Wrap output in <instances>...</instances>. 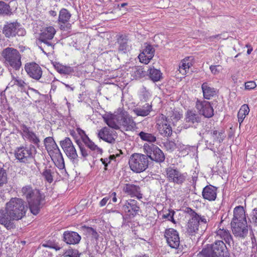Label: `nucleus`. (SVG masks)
Instances as JSON below:
<instances>
[{"instance_id":"obj_15","label":"nucleus","mask_w":257,"mask_h":257,"mask_svg":"<svg viewBox=\"0 0 257 257\" xmlns=\"http://www.w3.org/2000/svg\"><path fill=\"white\" fill-rule=\"evenodd\" d=\"M125 214L130 218L134 217L139 214L140 208L138 201L134 199L126 200L122 207Z\"/></svg>"},{"instance_id":"obj_25","label":"nucleus","mask_w":257,"mask_h":257,"mask_svg":"<svg viewBox=\"0 0 257 257\" xmlns=\"http://www.w3.org/2000/svg\"><path fill=\"white\" fill-rule=\"evenodd\" d=\"M14 219H11L7 211L0 210V224L4 225L8 230H11L15 228Z\"/></svg>"},{"instance_id":"obj_57","label":"nucleus","mask_w":257,"mask_h":257,"mask_svg":"<svg viewBox=\"0 0 257 257\" xmlns=\"http://www.w3.org/2000/svg\"><path fill=\"white\" fill-rule=\"evenodd\" d=\"M110 199V197H108L107 196L103 198L99 203V205L100 207H103L105 206L107 203L108 201Z\"/></svg>"},{"instance_id":"obj_28","label":"nucleus","mask_w":257,"mask_h":257,"mask_svg":"<svg viewBox=\"0 0 257 257\" xmlns=\"http://www.w3.org/2000/svg\"><path fill=\"white\" fill-rule=\"evenodd\" d=\"M105 122L110 127L115 130L120 128L119 114H110L103 117Z\"/></svg>"},{"instance_id":"obj_47","label":"nucleus","mask_w":257,"mask_h":257,"mask_svg":"<svg viewBox=\"0 0 257 257\" xmlns=\"http://www.w3.org/2000/svg\"><path fill=\"white\" fill-rule=\"evenodd\" d=\"M8 182V174L3 168L0 167V187L3 186Z\"/></svg>"},{"instance_id":"obj_35","label":"nucleus","mask_w":257,"mask_h":257,"mask_svg":"<svg viewBox=\"0 0 257 257\" xmlns=\"http://www.w3.org/2000/svg\"><path fill=\"white\" fill-rule=\"evenodd\" d=\"M152 105L146 103L142 107H138L134 109L135 114L138 116H146L152 111Z\"/></svg>"},{"instance_id":"obj_4","label":"nucleus","mask_w":257,"mask_h":257,"mask_svg":"<svg viewBox=\"0 0 257 257\" xmlns=\"http://www.w3.org/2000/svg\"><path fill=\"white\" fill-rule=\"evenodd\" d=\"M2 56L7 67L19 70L22 66L21 55L19 51L12 47H7L2 52Z\"/></svg>"},{"instance_id":"obj_27","label":"nucleus","mask_w":257,"mask_h":257,"mask_svg":"<svg viewBox=\"0 0 257 257\" xmlns=\"http://www.w3.org/2000/svg\"><path fill=\"white\" fill-rule=\"evenodd\" d=\"M202 194L204 199L214 201L217 196V188L212 185H207L203 188Z\"/></svg>"},{"instance_id":"obj_54","label":"nucleus","mask_w":257,"mask_h":257,"mask_svg":"<svg viewBox=\"0 0 257 257\" xmlns=\"http://www.w3.org/2000/svg\"><path fill=\"white\" fill-rule=\"evenodd\" d=\"M76 143L80 148L82 156L84 158H86L88 155L87 150L82 146V143L79 141H76Z\"/></svg>"},{"instance_id":"obj_51","label":"nucleus","mask_w":257,"mask_h":257,"mask_svg":"<svg viewBox=\"0 0 257 257\" xmlns=\"http://www.w3.org/2000/svg\"><path fill=\"white\" fill-rule=\"evenodd\" d=\"M209 69L213 75L218 74L222 70L221 66L220 65H211Z\"/></svg>"},{"instance_id":"obj_6","label":"nucleus","mask_w":257,"mask_h":257,"mask_svg":"<svg viewBox=\"0 0 257 257\" xmlns=\"http://www.w3.org/2000/svg\"><path fill=\"white\" fill-rule=\"evenodd\" d=\"M55 34L56 30L52 26L47 27L41 31L39 38L36 40V44L43 53H46L44 50V48L42 45V44L43 43L47 47L52 48L53 45L50 41L53 39Z\"/></svg>"},{"instance_id":"obj_59","label":"nucleus","mask_w":257,"mask_h":257,"mask_svg":"<svg viewBox=\"0 0 257 257\" xmlns=\"http://www.w3.org/2000/svg\"><path fill=\"white\" fill-rule=\"evenodd\" d=\"M107 196L110 197V199L111 198V200L113 203H115L117 202V199L116 197V193L115 192H112Z\"/></svg>"},{"instance_id":"obj_37","label":"nucleus","mask_w":257,"mask_h":257,"mask_svg":"<svg viewBox=\"0 0 257 257\" xmlns=\"http://www.w3.org/2000/svg\"><path fill=\"white\" fill-rule=\"evenodd\" d=\"M148 72L150 78L154 82L159 81L162 78V73L158 69L151 68L148 70Z\"/></svg>"},{"instance_id":"obj_39","label":"nucleus","mask_w":257,"mask_h":257,"mask_svg":"<svg viewBox=\"0 0 257 257\" xmlns=\"http://www.w3.org/2000/svg\"><path fill=\"white\" fill-rule=\"evenodd\" d=\"M249 112V108L247 104H243L241 106L237 113L238 121L240 124L243 122Z\"/></svg>"},{"instance_id":"obj_9","label":"nucleus","mask_w":257,"mask_h":257,"mask_svg":"<svg viewBox=\"0 0 257 257\" xmlns=\"http://www.w3.org/2000/svg\"><path fill=\"white\" fill-rule=\"evenodd\" d=\"M36 153V149L33 145L27 147H21L16 149L15 156L17 159L22 163H27L30 159H32Z\"/></svg>"},{"instance_id":"obj_53","label":"nucleus","mask_w":257,"mask_h":257,"mask_svg":"<svg viewBox=\"0 0 257 257\" xmlns=\"http://www.w3.org/2000/svg\"><path fill=\"white\" fill-rule=\"evenodd\" d=\"M55 143V142L53 138L50 137L46 138L44 141V144L46 150L50 148V147Z\"/></svg>"},{"instance_id":"obj_19","label":"nucleus","mask_w":257,"mask_h":257,"mask_svg":"<svg viewBox=\"0 0 257 257\" xmlns=\"http://www.w3.org/2000/svg\"><path fill=\"white\" fill-rule=\"evenodd\" d=\"M210 245L216 257H230L229 252L223 241L216 240Z\"/></svg>"},{"instance_id":"obj_7","label":"nucleus","mask_w":257,"mask_h":257,"mask_svg":"<svg viewBox=\"0 0 257 257\" xmlns=\"http://www.w3.org/2000/svg\"><path fill=\"white\" fill-rule=\"evenodd\" d=\"M143 151L150 159L157 163H163L165 159V156L163 151L156 145L153 144L145 143L143 146Z\"/></svg>"},{"instance_id":"obj_24","label":"nucleus","mask_w":257,"mask_h":257,"mask_svg":"<svg viewBox=\"0 0 257 257\" xmlns=\"http://www.w3.org/2000/svg\"><path fill=\"white\" fill-rule=\"evenodd\" d=\"M123 191L131 197H136L139 199L143 198L141 188L138 185L131 183L126 184L123 188Z\"/></svg>"},{"instance_id":"obj_11","label":"nucleus","mask_w":257,"mask_h":257,"mask_svg":"<svg viewBox=\"0 0 257 257\" xmlns=\"http://www.w3.org/2000/svg\"><path fill=\"white\" fill-rule=\"evenodd\" d=\"M167 178L170 182L178 185L182 184L186 181V173H181L177 168L168 167L166 169Z\"/></svg>"},{"instance_id":"obj_45","label":"nucleus","mask_w":257,"mask_h":257,"mask_svg":"<svg viewBox=\"0 0 257 257\" xmlns=\"http://www.w3.org/2000/svg\"><path fill=\"white\" fill-rule=\"evenodd\" d=\"M47 150L50 155L55 154L58 157H60V159H62V155L56 143H54L53 145H52V146H51L50 148H48Z\"/></svg>"},{"instance_id":"obj_8","label":"nucleus","mask_w":257,"mask_h":257,"mask_svg":"<svg viewBox=\"0 0 257 257\" xmlns=\"http://www.w3.org/2000/svg\"><path fill=\"white\" fill-rule=\"evenodd\" d=\"M3 33L7 38L19 36H24L26 35L25 30L21 27V25L17 22H7L4 26Z\"/></svg>"},{"instance_id":"obj_40","label":"nucleus","mask_w":257,"mask_h":257,"mask_svg":"<svg viewBox=\"0 0 257 257\" xmlns=\"http://www.w3.org/2000/svg\"><path fill=\"white\" fill-rule=\"evenodd\" d=\"M210 135L211 139L213 140V145H214L215 143L220 144L223 141L225 138L222 132H218L216 130L211 131Z\"/></svg>"},{"instance_id":"obj_43","label":"nucleus","mask_w":257,"mask_h":257,"mask_svg":"<svg viewBox=\"0 0 257 257\" xmlns=\"http://www.w3.org/2000/svg\"><path fill=\"white\" fill-rule=\"evenodd\" d=\"M12 14L10 6L3 1H0V15L9 16Z\"/></svg>"},{"instance_id":"obj_29","label":"nucleus","mask_w":257,"mask_h":257,"mask_svg":"<svg viewBox=\"0 0 257 257\" xmlns=\"http://www.w3.org/2000/svg\"><path fill=\"white\" fill-rule=\"evenodd\" d=\"M246 221L245 211L241 206H236L233 210V218L231 222Z\"/></svg>"},{"instance_id":"obj_17","label":"nucleus","mask_w":257,"mask_h":257,"mask_svg":"<svg viewBox=\"0 0 257 257\" xmlns=\"http://www.w3.org/2000/svg\"><path fill=\"white\" fill-rule=\"evenodd\" d=\"M196 107L200 114L205 117L210 118L213 116L214 110L210 103L207 101L197 100L196 102Z\"/></svg>"},{"instance_id":"obj_16","label":"nucleus","mask_w":257,"mask_h":257,"mask_svg":"<svg viewBox=\"0 0 257 257\" xmlns=\"http://www.w3.org/2000/svg\"><path fill=\"white\" fill-rule=\"evenodd\" d=\"M232 231L235 236L244 238L248 234L247 221L231 222Z\"/></svg>"},{"instance_id":"obj_61","label":"nucleus","mask_w":257,"mask_h":257,"mask_svg":"<svg viewBox=\"0 0 257 257\" xmlns=\"http://www.w3.org/2000/svg\"><path fill=\"white\" fill-rule=\"evenodd\" d=\"M76 130L78 134L81 137L83 141V138H85V136H87L85 134V132L80 128H77Z\"/></svg>"},{"instance_id":"obj_52","label":"nucleus","mask_w":257,"mask_h":257,"mask_svg":"<svg viewBox=\"0 0 257 257\" xmlns=\"http://www.w3.org/2000/svg\"><path fill=\"white\" fill-rule=\"evenodd\" d=\"M164 145L167 150L171 152L173 151L176 149V144L173 141H167Z\"/></svg>"},{"instance_id":"obj_18","label":"nucleus","mask_w":257,"mask_h":257,"mask_svg":"<svg viewBox=\"0 0 257 257\" xmlns=\"http://www.w3.org/2000/svg\"><path fill=\"white\" fill-rule=\"evenodd\" d=\"M25 70L29 77L35 80H39L42 77V68L35 62L26 63Z\"/></svg>"},{"instance_id":"obj_22","label":"nucleus","mask_w":257,"mask_h":257,"mask_svg":"<svg viewBox=\"0 0 257 257\" xmlns=\"http://www.w3.org/2000/svg\"><path fill=\"white\" fill-rule=\"evenodd\" d=\"M119 125L125 131H131L136 126V123L127 113L123 112L119 114Z\"/></svg>"},{"instance_id":"obj_63","label":"nucleus","mask_w":257,"mask_h":257,"mask_svg":"<svg viewBox=\"0 0 257 257\" xmlns=\"http://www.w3.org/2000/svg\"><path fill=\"white\" fill-rule=\"evenodd\" d=\"M49 247L50 248L55 249L56 250H58L60 249V248H61V247L58 246L57 244H53V245L49 246Z\"/></svg>"},{"instance_id":"obj_60","label":"nucleus","mask_w":257,"mask_h":257,"mask_svg":"<svg viewBox=\"0 0 257 257\" xmlns=\"http://www.w3.org/2000/svg\"><path fill=\"white\" fill-rule=\"evenodd\" d=\"M136 71H135V73L136 75V76L138 75L139 77H142L143 73L144 72V71L142 68H136Z\"/></svg>"},{"instance_id":"obj_14","label":"nucleus","mask_w":257,"mask_h":257,"mask_svg":"<svg viewBox=\"0 0 257 257\" xmlns=\"http://www.w3.org/2000/svg\"><path fill=\"white\" fill-rule=\"evenodd\" d=\"M20 134L22 138L28 141L29 142L36 145L37 147H39L40 140L36 134L33 132L30 127L27 126L25 124L20 125Z\"/></svg>"},{"instance_id":"obj_5","label":"nucleus","mask_w":257,"mask_h":257,"mask_svg":"<svg viewBox=\"0 0 257 257\" xmlns=\"http://www.w3.org/2000/svg\"><path fill=\"white\" fill-rule=\"evenodd\" d=\"M149 163L148 156L140 153L133 154L128 161L130 169L137 173L145 171L148 167Z\"/></svg>"},{"instance_id":"obj_21","label":"nucleus","mask_w":257,"mask_h":257,"mask_svg":"<svg viewBox=\"0 0 257 257\" xmlns=\"http://www.w3.org/2000/svg\"><path fill=\"white\" fill-rule=\"evenodd\" d=\"M115 136V133L106 126L100 129L97 133L99 139L109 144L114 143Z\"/></svg>"},{"instance_id":"obj_10","label":"nucleus","mask_w":257,"mask_h":257,"mask_svg":"<svg viewBox=\"0 0 257 257\" xmlns=\"http://www.w3.org/2000/svg\"><path fill=\"white\" fill-rule=\"evenodd\" d=\"M60 145L67 157L73 163L78 162V154L76 149L69 138L66 137L60 142Z\"/></svg>"},{"instance_id":"obj_41","label":"nucleus","mask_w":257,"mask_h":257,"mask_svg":"<svg viewBox=\"0 0 257 257\" xmlns=\"http://www.w3.org/2000/svg\"><path fill=\"white\" fill-rule=\"evenodd\" d=\"M56 70L60 74H69L73 72V69L70 67L62 65L60 64H56L54 65Z\"/></svg>"},{"instance_id":"obj_32","label":"nucleus","mask_w":257,"mask_h":257,"mask_svg":"<svg viewBox=\"0 0 257 257\" xmlns=\"http://www.w3.org/2000/svg\"><path fill=\"white\" fill-rule=\"evenodd\" d=\"M216 233L217 236L224 239L228 244L233 243L232 237L228 230L219 228L216 230Z\"/></svg>"},{"instance_id":"obj_48","label":"nucleus","mask_w":257,"mask_h":257,"mask_svg":"<svg viewBox=\"0 0 257 257\" xmlns=\"http://www.w3.org/2000/svg\"><path fill=\"white\" fill-rule=\"evenodd\" d=\"M11 82H13V85H16L22 88H24L26 85V83L24 80L15 77H13V79Z\"/></svg>"},{"instance_id":"obj_26","label":"nucleus","mask_w":257,"mask_h":257,"mask_svg":"<svg viewBox=\"0 0 257 257\" xmlns=\"http://www.w3.org/2000/svg\"><path fill=\"white\" fill-rule=\"evenodd\" d=\"M80 239L81 236L76 232L66 231L63 233V240L67 244H77Z\"/></svg>"},{"instance_id":"obj_23","label":"nucleus","mask_w":257,"mask_h":257,"mask_svg":"<svg viewBox=\"0 0 257 257\" xmlns=\"http://www.w3.org/2000/svg\"><path fill=\"white\" fill-rule=\"evenodd\" d=\"M145 45V48L138 57L141 62L147 64L154 56L155 49L151 45Z\"/></svg>"},{"instance_id":"obj_20","label":"nucleus","mask_w":257,"mask_h":257,"mask_svg":"<svg viewBox=\"0 0 257 257\" xmlns=\"http://www.w3.org/2000/svg\"><path fill=\"white\" fill-rule=\"evenodd\" d=\"M71 14L66 9H62L59 14L58 22L60 25V28L62 30H68L70 29L71 25L68 23Z\"/></svg>"},{"instance_id":"obj_64","label":"nucleus","mask_w":257,"mask_h":257,"mask_svg":"<svg viewBox=\"0 0 257 257\" xmlns=\"http://www.w3.org/2000/svg\"><path fill=\"white\" fill-rule=\"evenodd\" d=\"M250 257H257V249H254L252 251V253L250 255Z\"/></svg>"},{"instance_id":"obj_44","label":"nucleus","mask_w":257,"mask_h":257,"mask_svg":"<svg viewBox=\"0 0 257 257\" xmlns=\"http://www.w3.org/2000/svg\"><path fill=\"white\" fill-rule=\"evenodd\" d=\"M54 171L50 167L46 168L42 173L43 176L45 180L49 183H51L53 181Z\"/></svg>"},{"instance_id":"obj_13","label":"nucleus","mask_w":257,"mask_h":257,"mask_svg":"<svg viewBox=\"0 0 257 257\" xmlns=\"http://www.w3.org/2000/svg\"><path fill=\"white\" fill-rule=\"evenodd\" d=\"M164 237L168 245L172 248L178 249L180 243L178 232L173 228L166 229L164 232Z\"/></svg>"},{"instance_id":"obj_12","label":"nucleus","mask_w":257,"mask_h":257,"mask_svg":"<svg viewBox=\"0 0 257 257\" xmlns=\"http://www.w3.org/2000/svg\"><path fill=\"white\" fill-rule=\"evenodd\" d=\"M156 127L159 133L163 137H168L172 133V127L168 123L167 117L163 114L156 117Z\"/></svg>"},{"instance_id":"obj_42","label":"nucleus","mask_w":257,"mask_h":257,"mask_svg":"<svg viewBox=\"0 0 257 257\" xmlns=\"http://www.w3.org/2000/svg\"><path fill=\"white\" fill-rule=\"evenodd\" d=\"M83 142L86 146L92 151H96L98 153H102V149L99 148L92 141H91L87 136H85V138H83Z\"/></svg>"},{"instance_id":"obj_1","label":"nucleus","mask_w":257,"mask_h":257,"mask_svg":"<svg viewBox=\"0 0 257 257\" xmlns=\"http://www.w3.org/2000/svg\"><path fill=\"white\" fill-rule=\"evenodd\" d=\"M23 196L26 198L30 210L34 215H37L45 204V196L39 189L31 185L24 186L21 190Z\"/></svg>"},{"instance_id":"obj_49","label":"nucleus","mask_w":257,"mask_h":257,"mask_svg":"<svg viewBox=\"0 0 257 257\" xmlns=\"http://www.w3.org/2000/svg\"><path fill=\"white\" fill-rule=\"evenodd\" d=\"M65 256L69 257H79L78 251L77 249H69L67 250L65 253Z\"/></svg>"},{"instance_id":"obj_31","label":"nucleus","mask_w":257,"mask_h":257,"mask_svg":"<svg viewBox=\"0 0 257 257\" xmlns=\"http://www.w3.org/2000/svg\"><path fill=\"white\" fill-rule=\"evenodd\" d=\"M128 39L126 35H119L117 36V43L118 45V50L122 53H125L128 48L127 44Z\"/></svg>"},{"instance_id":"obj_58","label":"nucleus","mask_w":257,"mask_h":257,"mask_svg":"<svg viewBox=\"0 0 257 257\" xmlns=\"http://www.w3.org/2000/svg\"><path fill=\"white\" fill-rule=\"evenodd\" d=\"M252 220L253 222L257 224V207L253 209Z\"/></svg>"},{"instance_id":"obj_33","label":"nucleus","mask_w":257,"mask_h":257,"mask_svg":"<svg viewBox=\"0 0 257 257\" xmlns=\"http://www.w3.org/2000/svg\"><path fill=\"white\" fill-rule=\"evenodd\" d=\"M192 57H187L183 59L180 63L178 70L182 75H185L192 66Z\"/></svg>"},{"instance_id":"obj_55","label":"nucleus","mask_w":257,"mask_h":257,"mask_svg":"<svg viewBox=\"0 0 257 257\" xmlns=\"http://www.w3.org/2000/svg\"><path fill=\"white\" fill-rule=\"evenodd\" d=\"M174 212L173 211H169L168 213L166 214H164L163 215V218L167 219L168 220L171 221L173 222H175L173 216H174Z\"/></svg>"},{"instance_id":"obj_30","label":"nucleus","mask_w":257,"mask_h":257,"mask_svg":"<svg viewBox=\"0 0 257 257\" xmlns=\"http://www.w3.org/2000/svg\"><path fill=\"white\" fill-rule=\"evenodd\" d=\"M203 97L205 99H210L217 94L216 89L211 87L207 82H204L201 85Z\"/></svg>"},{"instance_id":"obj_46","label":"nucleus","mask_w":257,"mask_h":257,"mask_svg":"<svg viewBox=\"0 0 257 257\" xmlns=\"http://www.w3.org/2000/svg\"><path fill=\"white\" fill-rule=\"evenodd\" d=\"M47 150L50 155L55 154L58 157H60V159H62V155L56 143H54L53 145H52V146H51L50 148H48Z\"/></svg>"},{"instance_id":"obj_3","label":"nucleus","mask_w":257,"mask_h":257,"mask_svg":"<svg viewBox=\"0 0 257 257\" xmlns=\"http://www.w3.org/2000/svg\"><path fill=\"white\" fill-rule=\"evenodd\" d=\"M187 212L191 217L188 222L186 228L187 232L190 235H194L197 233L199 227L201 228L202 225H204L203 228L207 226V224L209 220L207 217L198 214L190 208H187ZM203 231L204 228L202 229L201 232Z\"/></svg>"},{"instance_id":"obj_36","label":"nucleus","mask_w":257,"mask_h":257,"mask_svg":"<svg viewBox=\"0 0 257 257\" xmlns=\"http://www.w3.org/2000/svg\"><path fill=\"white\" fill-rule=\"evenodd\" d=\"M141 139L144 141L149 142V144H153L156 142L157 137L154 134L142 131L139 134Z\"/></svg>"},{"instance_id":"obj_34","label":"nucleus","mask_w":257,"mask_h":257,"mask_svg":"<svg viewBox=\"0 0 257 257\" xmlns=\"http://www.w3.org/2000/svg\"><path fill=\"white\" fill-rule=\"evenodd\" d=\"M186 122L191 123L199 122L201 120L200 117L194 111L188 110L185 114Z\"/></svg>"},{"instance_id":"obj_56","label":"nucleus","mask_w":257,"mask_h":257,"mask_svg":"<svg viewBox=\"0 0 257 257\" xmlns=\"http://www.w3.org/2000/svg\"><path fill=\"white\" fill-rule=\"evenodd\" d=\"M256 86V83L254 81H248L245 83V89L251 90L255 88Z\"/></svg>"},{"instance_id":"obj_2","label":"nucleus","mask_w":257,"mask_h":257,"mask_svg":"<svg viewBox=\"0 0 257 257\" xmlns=\"http://www.w3.org/2000/svg\"><path fill=\"white\" fill-rule=\"evenodd\" d=\"M27 209L25 201L19 198H12L6 204V210L9 217L14 220L22 219L25 215Z\"/></svg>"},{"instance_id":"obj_38","label":"nucleus","mask_w":257,"mask_h":257,"mask_svg":"<svg viewBox=\"0 0 257 257\" xmlns=\"http://www.w3.org/2000/svg\"><path fill=\"white\" fill-rule=\"evenodd\" d=\"M198 257H216L210 244L205 245L198 254Z\"/></svg>"},{"instance_id":"obj_50","label":"nucleus","mask_w":257,"mask_h":257,"mask_svg":"<svg viewBox=\"0 0 257 257\" xmlns=\"http://www.w3.org/2000/svg\"><path fill=\"white\" fill-rule=\"evenodd\" d=\"M85 228L86 232L88 235L91 236L93 238L97 239L98 234L95 230L90 227H87Z\"/></svg>"},{"instance_id":"obj_62","label":"nucleus","mask_w":257,"mask_h":257,"mask_svg":"<svg viewBox=\"0 0 257 257\" xmlns=\"http://www.w3.org/2000/svg\"><path fill=\"white\" fill-rule=\"evenodd\" d=\"M61 160L62 161V162L59 163L58 167L60 169H63L65 167V164H64L63 158H62V159H61Z\"/></svg>"}]
</instances>
